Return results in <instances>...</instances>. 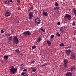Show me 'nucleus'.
<instances>
[{
	"instance_id": "obj_1",
	"label": "nucleus",
	"mask_w": 76,
	"mask_h": 76,
	"mask_svg": "<svg viewBox=\"0 0 76 76\" xmlns=\"http://www.w3.org/2000/svg\"><path fill=\"white\" fill-rule=\"evenodd\" d=\"M13 40L16 44H19L20 42L19 41L17 36H15L13 38Z\"/></svg>"
},
{
	"instance_id": "obj_2",
	"label": "nucleus",
	"mask_w": 76,
	"mask_h": 76,
	"mask_svg": "<svg viewBox=\"0 0 76 76\" xmlns=\"http://www.w3.org/2000/svg\"><path fill=\"white\" fill-rule=\"evenodd\" d=\"M23 34L25 37H28L31 35V32L29 31H26L23 33Z\"/></svg>"
},
{
	"instance_id": "obj_3",
	"label": "nucleus",
	"mask_w": 76,
	"mask_h": 76,
	"mask_svg": "<svg viewBox=\"0 0 76 76\" xmlns=\"http://www.w3.org/2000/svg\"><path fill=\"white\" fill-rule=\"evenodd\" d=\"M10 72L12 74H15L17 72V68L10 69Z\"/></svg>"
},
{
	"instance_id": "obj_4",
	"label": "nucleus",
	"mask_w": 76,
	"mask_h": 76,
	"mask_svg": "<svg viewBox=\"0 0 76 76\" xmlns=\"http://www.w3.org/2000/svg\"><path fill=\"white\" fill-rule=\"evenodd\" d=\"M64 63L65 68H67V67H68V66H67V64H68V63H69V61L67 60L66 59H65L64 60Z\"/></svg>"
},
{
	"instance_id": "obj_5",
	"label": "nucleus",
	"mask_w": 76,
	"mask_h": 76,
	"mask_svg": "<svg viewBox=\"0 0 76 76\" xmlns=\"http://www.w3.org/2000/svg\"><path fill=\"white\" fill-rule=\"evenodd\" d=\"M35 21L37 25H39L41 23V20L39 18H36L35 19Z\"/></svg>"
},
{
	"instance_id": "obj_6",
	"label": "nucleus",
	"mask_w": 76,
	"mask_h": 76,
	"mask_svg": "<svg viewBox=\"0 0 76 76\" xmlns=\"http://www.w3.org/2000/svg\"><path fill=\"white\" fill-rule=\"evenodd\" d=\"M76 58L75 53L74 52H71V58L72 60H73Z\"/></svg>"
},
{
	"instance_id": "obj_7",
	"label": "nucleus",
	"mask_w": 76,
	"mask_h": 76,
	"mask_svg": "<svg viewBox=\"0 0 76 76\" xmlns=\"http://www.w3.org/2000/svg\"><path fill=\"white\" fill-rule=\"evenodd\" d=\"M65 18L67 19L68 20H70L72 19V17L70 16V15L66 14L65 15Z\"/></svg>"
},
{
	"instance_id": "obj_8",
	"label": "nucleus",
	"mask_w": 76,
	"mask_h": 76,
	"mask_svg": "<svg viewBox=\"0 0 76 76\" xmlns=\"http://www.w3.org/2000/svg\"><path fill=\"white\" fill-rule=\"evenodd\" d=\"M34 15V14L33 12H30L28 13V17H29V19H31L32 18H33V15Z\"/></svg>"
},
{
	"instance_id": "obj_9",
	"label": "nucleus",
	"mask_w": 76,
	"mask_h": 76,
	"mask_svg": "<svg viewBox=\"0 0 76 76\" xmlns=\"http://www.w3.org/2000/svg\"><path fill=\"white\" fill-rule=\"evenodd\" d=\"M11 14H12L11 13L10 11H8L6 12L5 15V16H7V17H8L9 16H10L11 15Z\"/></svg>"
},
{
	"instance_id": "obj_10",
	"label": "nucleus",
	"mask_w": 76,
	"mask_h": 76,
	"mask_svg": "<svg viewBox=\"0 0 76 76\" xmlns=\"http://www.w3.org/2000/svg\"><path fill=\"white\" fill-rule=\"evenodd\" d=\"M72 50H66V55L68 56H69L70 55V53Z\"/></svg>"
},
{
	"instance_id": "obj_11",
	"label": "nucleus",
	"mask_w": 76,
	"mask_h": 76,
	"mask_svg": "<svg viewBox=\"0 0 76 76\" xmlns=\"http://www.w3.org/2000/svg\"><path fill=\"white\" fill-rule=\"evenodd\" d=\"M66 76H72V73L71 72H68L65 75Z\"/></svg>"
},
{
	"instance_id": "obj_12",
	"label": "nucleus",
	"mask_w": 76,
	"mask_h": 76,
	"mask_svg": "<svg viewBox=\"0 0 76 76\" xmlns=\"http://www.w3.org/2000/svg\"><path fill=\"white\" fill-rule=\"evenodd\" d=\"M42 37H39L37 40V42H41L42 41Z\"/></svg>"
},
{
	"instance_id": "obj_13",
	"label": "nucleus",
	"mask_w": 76,
	"mask_h": 76,
	"mask_svg": "<svg viewBox=\"0 0 76 76\" xmlns=\"http://www.w3.org/2000/svg\"><path fill=\"white\" fill-rule=\"evenodd\" d=\"M67 47H66V49H69V50H71L72 49V46L71 45H67Z\"/></svg>"
},
{
	"instance_id": "obj_14",
	"label": "nucleus",
	"mask_w": 76,
	"mask_h": 76,
	"mask_svg": "<svg viewBox=\"0 0 76 76\" xmlns=\"http://www.w3.org/2000/svg\"><path fill=\"white\" fill-rule=\"evenodd\" d=\"M75 66H72V67L71 68V71L72 72H75Z\"/></svg>"
},
{
	"instance_id": "obj_15",
	"label": "nucleus",
	"mask_w": 76,
	"mask_h": 76,
	"mask_svg": "<svg viewBox=\"0 0 76 76\" xmlns=\"http://www.w3.org/2000/svg\"><path fill=\"white\" fill-rule=\"evenodd\" d=\"M4 58L5 60H8V58H9V57H8V56L5 55L4 56Z\"/></svg>"
},
{
	"instance_id": "obj_16",
	"label": "nucleus",
	"mask_w": 76,
	"mask_h": 76,
	"mask_svg": "<svg viewBox=\"0 0 76 76\" xmlns=\"http://www.w3.org/2000/svg\"><path fill=\"white\" fill-rule=\"evenodd\" d=\"M12 37L11 36L8 38V42H11L12 41Z\"/></svg>"
},
{
	"instance_id": "obj_17",
	"label": "nucleus",
	"mask_w": 76,
	"mask_h": 76,
	"mask_svg": "<svg viewBox=\"0 0 76 76\" xmlns=\"http://www.w3.org/2000/svg\"><path fill=\"white\" fill-rule=\"evenodd\" d=\"M43 13L44 16H48V13L47 12H43Z\"/></svg>"
},
{
	"instance_id": "obj_18",
	"label": "nucleus",
	"mask_w": 76,
	"mask_h": 76,
	"mask_svg": "<svg viewBox=\"0 0 76 76\" xmlns=\"http://www.w3.org/2000/svg\"><path fill=\"white\" fill-rule=\"evenodd\" d=\"M31 70L33 72H36V69L35 68V67H32L31 68Z\"/></svg>"
},
{
	"instance_id": "obj_19",
	"label": "nucleus",
	"mask_w": 76,
	"mask_h": 76,
	"mask_svg": "<svg viewBox=\"0 0 76 76\" xmlns=\"http://www.w3.org/2000/svg\"><path fill=\"white\" fill-rule=\"evenodd\" d=\"M47 43L48 45H51V42L50 41L47 40Z\"/></svg>"
},
{
	"instance_id": "obj_20",
	"label": "nucleus",
	"mask_w": 76,
	"mask_h": 76,
	"mask_svg": "<svg viewBox=\"0 0 76 76\" xmlns=\"http://www.w3.org/2000/svg\"><path fill=\"white\" fill-rule=\"evenodd\" d=\"M73 13L74 15L76 16V9L75 8H74L73 9Z\"/></svg>"
},
{
	"instance_id": "obj_21",
	"label": "nucleus",
	"mask_w": 76,
	"mask_h": 76,
	"mask_svg": "<svg viewBox=\"0 0 76 76\" xmlns=\"http://www.w3.org/2000/svg\"><path fill=\"white\" fill-rule=\"evenodd\" d=\"M21 67H22V69H24V68H25V64H23L21 65Z\"/></svg>"
},
{
	"instance_id": "obj_22",
	"label": "nucleus",
	"mask_w": 76,
	"mask_h": 76,
	"mask_svg": "<svg viewBox=\"0 0 76 76\" xmlns=\"http://www.w3.org/2000/svg\"><path fill=\"white\" fill-rule=\"evenodd\" d=\"M15 51H16L17 53H18V54L20 53V51L18 49H17L16 50H15Z\"/></svg>"
},
{
	"instance_id": "obj_23",
	"label": "nucleus",
	"mask_w": 76,
	"mask_h": 76,
	"mask_svg": "<svg viewBox=\"0 0 76 76\" xmlns=\"http://www.w3.org/2000/svg\"><path fill=\"white\" fill-rule=\"evenodd\" d=\"M60 46L61 47H64V43L63 42L61 43V44H60Z\"/></svg>"
},
{
	"instance_id": "obj_24",
	"label": "nucleus",
	"mask_w": 76,
	"mask_h": 76,
	"mask_svg": "<svg viewBox=\"0 0 76 76\" xmlns=\"http://www.w3.org/2000/svg\"><path fill=\"white\" fill-rule=\"evenodd\" d=\"M64 30H63V27H62L60 29V31H61V32H63Z\"/></svg>"
},
{
	"instance_id": "obj_25",
	"label": "nucleus",
	"mask_w": 76,
	"mask_h": 76,
	"mask_svg": "<svg viewBox=\"0 0 76 76\" xmlns=\"http://www.w3.org/2000/svg\"><path fill=\"white\" fill-rule=\"evenodd\" d=\"M36 47L37 46L36 45H34L32 47V48L33 49H35V48H36Z\"/></svg>"
},
{
	"instance_id": "obj_26",
	"label": "nucleus",
	"mask_w": 76,
	"mask_h": 76,
	"mask_svg": "<svg viewBox=\"0 0 76 76\" xmlns=\"http://www.w3.org/2000/svg\"><path fill=\"white\" fill-rule=\"evenodd\" d=\"M56 36L57 37H59L60 36V34H59V33H57L56 34Z\"/></svg>"
},
{
	"instance_id": "obj_27",
	"label": "nucleus",
	"mask_w": 76,
	"mask_h": 76,
	"mask_svg": "<svg viewBox=\"0 0 76 76\" xmlns=\"http://www.w3.org/2000/svg\"><path fill=\"white\" fill-rule=\"evenodd\" d=\"M55 6H56L57 7L58 6H59V4L57 2H56V3L55 4Z\"/></svg>"
},
{
	"instance_id": "obj_28",
	"label": "nucleus",
	"mask_w": 76,
	"mask_h": 76,
	"mask_svg": "<svg viewBox=\"0 0 76 76\" xmlns=\"http://www.w3.org/2000/svg\"><path fill=\"white\" fill-rule=\"evenodd\" d=\"M54 35H52L50 36V38L52 39L53 38H54Z\"/></svg>"
},
{
	"instance_id": "obj_29",
	"label": "nucleus",
	"mask_w": 76,
	"mask_h": 76,
	"mask_svg": "<svg viewBox=\"0 0 76 76\" xmlns=\"http://www.w3.org/2000/svg\"><path fill=\"white\" fill-rule=\"evenodd\" d=\"M1 33H2V34H3V33H4V31H3V30H1Z\"/></svg>"
},
{
	"instance_id": "obj_30",
	"label": "nucleus",
	"mask_w": 76,
	"mask_h": 76,
	"mask_svg": "<svg viewBox=\"0 0 76 76\" xmlns=\"http://www.w3.org/2000/svg\"><path fill=\"white\" fill-rule=\"evenodd\" d=\"M41 31H42L43 32H45V30H43V28H41Z\"/></svg>"
},
{
	"instance_id": "obj_31",
	"label": "nucleus",
	"mask_w": 76,
	"mask_h": 76,
	"mask_svg": "<svg viewBox=\"0 0 76 76\" xmlns=\"http://www.w3.org/2000/svg\"><path fill=\"white\" fill-rule=\"evenodd\" d=\"M11 68L10 69H15V67H14V66H12L10 67Z\"/></svg>"
},
{
	"instance_id": "obj_32",
	"label": "nucleus",
	"mask_w": 76,
	"mask_h": 76,
	"mask_svg": "<svg viewBox=\"0 0 76 76\" xmlns=\"http://www.w3.org/2000/svg\"><path fill=\"white\" fill-rule=\"evenodd\" d=\"M76 24H75V22H74L72 23V25L75 26Z\"/></svg>"
},
{
	"instance_id": "obj_33",
	"label": "nucleus",
	"mask_w": 76,
	"mask_h": 76,
	"mask_svg": "<svg viewBox=\"0 0 76 76\" xmlns=\"http://www.w3.org/2000/svg\"><path fill=\"white\" fill-rule=\"evenodd\" d=\"M74 35H76V30L74 31Z\"/></svg>"
},
{
	"instance_id": "obj_34",
	"label": "nucleus",
	"mask_w": 76,
	"mask_h": 76,
	"mask_svg": "<svg viewBox=\"0 0 76 76\" xmlns=\"http://www.w3.org/2000/svg\"><path fill=\"white\" fill-rule=\"evenodd\" d=\"M56 7V9L57 10H59V9H60V7Z\"/></svg>"
},
{
	"instance_id": "obj_35",
	"label": "nucleus",
	"mask_w": 76,
	"mask_h": 76,
	"mask_svg": "<svg viewBox=\"0 0 76 76\" xmlns=\"http://www.w3.org/2000/svg\"><path fill=\"white\" fill-rule=\"evenodd\" d=\"M17 2L18 3H19L20 2V0H17Z\"/></svg>"
},
{
	"instance_id": "obj_36",
	"label": "nucleus",
	"mask_w": 76,
	"mask_h": 76,
	"mask_svg": "<svg viewBox=\"0 0 76 76\" xmlns=\"http://www.w3.org/2000/svg\"><path fill=\"white\" fill-rule=\"evenodd\" d=\"M57 25H60V22H58L57 23Z\"/></svg>"
},
{
	"instance_id": "obj_37",
	"label": "nucleus",
	"mask_w": 76,
	"mask_h": 76,
	"mask_svg": "<svg viewBox=\"0 0 76 76\" xmlns=\"http://www.w3.org/2000/svg\"><path fill=\"white\" fill-rule=\"evenodd\" d=\"M23 72H26V71H27V69H24V70H23Z\"/></svg>"
},
{
	"instance_id": "obj_38",
	"label": "nucleus",
	"mask_w": 76,
	"mask_h": 76,
	"mask_svg": "<svg viewBox=\"0 0 76 76\" xmlns=\"http://www.w3.org/2000/svg\"><path fill=\"white\" fill-rule=\"evenodd\" d=\"M25 73L24 72L22 73H21V74L22 75H25Z\"/></svg>"
},
{
	"instance_id": "obj_39",
	"label": "nucleus",
	"mask_w": 76,
	"mask_h": 76,
	"mask_svg": "<svg viewBox=\"0 0 76 76\" xmlns=\"http://www.w3.org/2000/svg\"><path fill=\"white\" fill-rule=\"evenodd\" d=\"M34 11L35 12V13H37V11H36V10H34Z\"/></svg>"
},
{
	"instance_id": "obj_40",
	"label": "nucleus",
	"mask_w": 76,
	"mask_h": 76,
	"mask_svg": "<svg viewBox=\"0 0 76 76\" xmlns=\"http://www.w3.org/2000/svg\"><path fill=\"white\" fill-rule=\"evenodd\" d=\"M7 0H6L5 1V4H7V3H7Z\"/></svg>"
},
{
	"instance_id": "obj_41",
	"label": "nucleus",
	"mask_w": 76,
	"mask_h": 76,
	"mask_svg": "<svg viewBox=\"0 0 76 76\" xmlns=\"http://www.w3.org/2000/svg\"><path fill=\"white\" fill-rule=\"evenodd\" d=\"M34 62H35V61H33L31 62V63H34Z\"/></svg>"
},
{
	"instance_id": "obj_42",
	"label": "nucleus",
	"mask_w": 76,
	"mask_h": 76,
	"mask_svg": "<svg viewBox=\"0 0 76 76\" xmlns=\"http://www.w3.org/2000/svg\"><path fill=\"white\" fill-rule=\"evenodd\" d=\"M33 9V7H31L30 9L31 10H32Z\"/></svg>"
},
{
	"instance_id": "obj_43",
	"label": "nucleus",
	"mask_w": 76,
	"mask_h": 76,
	"mask_svg": "<svg viewBox=\"0 0 76 76\" xmlns=\"http://www.w3.org/2000/svg\"><path fill=\"white\" fill-rule=\"evenodd\" d=\"M20 55L21 56H23V53H21L20 54Z\"/></svg>"
},
{
	"instance_id": "obj_44",
	"label": "nucleus",
	"mask_w": 76,
	"mask_h": 76,
	"mask_svg": "<svg viewBox=\"0 0 76 76\" xmlns=\"http://www.w3.org/2000/svg\"><path fill=\"white\" fill-rule=\"evenodd\" d=\"M10 2V1H8L7 2V3H7V4H9V3Z\"/></svg>"
},
{
	"instance_id": "obj_45",
	"label": "nucleus",
	"mask_w": 76,
	"mask_h": 76,
	"mask_svg": "<svg viewBox=\"0 0 76 76\" xmlns=\"http://www.w3.org/2000/svg\"><path fill=\"white\" fill-rule=\"evenodd\" d=\"M56 9H57L56 8H56H54V9H53V10H56Z\"/></svg>"
},
{
	"instance_id": "obj_46",
	"label": "nucleus",
	"mask_w": 76,
	"mask_h": 76,
	"mask_svg": "<svg viewBox=\"0 0 76 76\" xmlns=\"http://www.w3.org/2000/svg\"><path fill=\"white\" fill-rule=\"evenodd\" d=\"M44 66H45V65H42L41 66L42 67H44Z\"/></svg>"
},
{
	"instance_id": "obj_47",
	"label": "nucleus",
	"mask_w": 76,
	"mask_h": 76,
	"mask_svg": "<svg viewBox=\"0 0 76 76\" xmlns=\"http://www.w3.org/2000/svg\"><path fill=\"white\" fill-rule=\"evenodd\" d=\"M10 2H13V1H12V0H11L10 1Z\"/></svg>"
},
{
	"instance_id": "obj_48",
	"label": "nucleus",
	"mask_w": 76,
	"mask_h": 76,
	"mask_svg": "<svg viewBox=\"0 0 76 76\" xmlns=\"http://www.w3.org/2000/svg\"><path fill=\"white\" fill-rule=\"evenodd\" d=\"M11 31L12 33H13V32H14V31H13V30H12Z\"/></svg>"
},
{
	"instance_id": "obj_49",
	"label": "nucleus",
	"mask_w": 76,
	"mask_h": 76,
	"mask_svg": "<svg viewBox=\"0 0 76 76\" xmlns=\"http://www.w3.org/2000/svg\"><path fill=\"white\" fill-rule=\"evenodd\" d=\"M31 10L30 9L29 10H28V11H29V12H30V11H31Z\"/></svg>"
},
{
	"instance_id": "obj_50",
	"label": "nucleus",
	"mask_w": 76,
	"mask_h": 76,
	"mask_svg": "<svg viewBox=\"0 0 76 76\" xmlns=\"http://www.w3.org/2000/svg\"><path fill=\"white\" fill-rule=\"evenodd\" d=\"M47 64H45L44 65L45 66H47Z\"/></svg>"
},
{
	"instance_id": "obj_51",
	"label": "nucleus",
	"mask_w": 76,
	"mask_h": 76,
	"mask_svg": "<svg viewBox=\"0 0 76 76\" xmlns=\"http://www.w3.org/2000/svg\"><path fill=\"white\" fill-rule=\"evenodd\" d=\"M26 76V75H23V76Z\"/></svg>"
},
{
	"instance_id": "obj_52",
	"label": "nucleus",
	"mask_w": 76,
	"mask_h": 76,
	"mask_svg": "<svg viewBox=\"0 0 76 76\" xmlns=\"http://www.w3.org/2000/svg\"><path fill=\"white\" fill-rule=\"evenodd\" d=\"M10 34H8V37H9V36H10Z\"/></svg>"
},
{
	"instance_id": "obj_53",
	"label": "nucleus",
	"mask_w": 76,
	"mask_h": 76,
	"mask_svg": "<svg viewBox=\"0 0 76 76\" xmlns=\"http://www.w3.org/2000/svg\"><path fill=\"white\" fill-rule=\"evenodd\" d=\"M52 1H54V0H51Z\"/></svg>"
},
{
	"instance_id": "obj_54",
	"label": "nucleus",
	"mask_w": 76,
	"mask_h": 76,
	"mask_svg": "<svg viewBox=\"0 0 76 76\" xmlns=\"http://www.w3.org/2000/svg\"><path fill=\"white\" fill-rule=\"evenodd\" d=\"M63 1H64V0H63Z\"/></svg>"
},
{
	"instance_id": "obj_55",
	"label": "nucleus",
	"mask_w": 76,
	"mask_h": 76,
	"mask_svg": "<svg viewBox=\"0 0 76 76\" xmlns=\"http://www.w3.org/2000/svg\"><path fill=\"white\" fill-rule=\"evenodd\" d=\"M33 1H34V0H33Z\"/></svg>"
},
{
	"instance_id": "obj_56",
	"label": "nucleus",
	"mask_w": 76,
	"mask_h": 76,
	"mask_svg": "<svg viewBox=\"0 0 76 76\" xmlns=\"http://www.w3.org/2000/svg\"><path fill=\"white\" fill-rule=\"evenodd\" d=\"M1 50H0V52H1Z\"/></svg>"
},
{
	"instance_id": "obj_57",
	"label": "nucleus",
	"mask_w": 76,
	"mask_h": 76,
	"mask_svg": "<svg viewBox=\"0 0 76 76\" xmlns=\"http://www.w3.org/2000/svg\"><path fill=\"white\" fill-rule=\"evenodd\" d=\"M27 76H28V75H27Z\"/></svg>"
}]
</instances>
